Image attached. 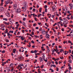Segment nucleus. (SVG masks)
<instances>
[{
  "label": "nucleus",
  "mask_w": 73,
  "mask_h": 73,
  "mask_svg": "<svg viewBox=\"0 0 73 73\" xmlns=\"http://www.w3.org/2000/svg\"><path fill=\"white\" fill-rule=\"evenodd\" d=\"M6 15L7 16V17H11V15H10V13L8 11L6 13Z\"/></svg>",
  "instance_id": "nucleus-1"
},
{
  "label": "nucleus",
  "mask_w": 73,
  "mask_h": 73,
  "mask_svg": "<svg viewBox=\"0 0 73 73\" xmlns=\"http://www.w3.org/2000/svg\"><path fill=\"white\" fill-rule=\"evenodd\" d=\"M17 60L19 61H21V60H22V57L19 56L17 58Z\"/></svg>",
  "instance_id": "nucleus-2"
},
{
  "label": "nucleus",
  "mask_w": 73,
  "mask_h": 73,
  "mask_svg": "<svg viewBox=\"0 0 73 73\" xmlns=\"http://www.w3.org/2000/svg\"><path fill=\"white\" fill-rule=\"evenodd\" d=\"M16 12H18V13H20L21 12V10L20 9H18L17 10H15V11Z\"/></svg>",
  "instance_id": "nucleus-3"
},
{
  "label": "nucleus",
  "mask_w": 73,
  "mask_h": 73,
  "mask_svg": "<svg viewBox=\"0 0 73 73\" xmlns=\"http://www.w3.org/2000/svg\"><path fill=\"white\" fill-rule=\"evenodd\" d=\"M69 6L70 7V9H72L73 8V4H72V3H71L70 4H69Z\"/></svg>",
  "instance_id": "nucleus-4"
},
{
  "label": "nucleus",
  "mask_w": 73,
  "mask_h": 73,
  "mask_svg": "<svg viewBox=\"0 0 73 73\" xmlns=\"http://www.w3.org/2000/svg\"><path fill=\"white\" fill-rule=\"evenodd\" d=\"M45 37L47 38H49L50 37V36H49V35L48 33H46Z\"/></svg>",
  "instance_id": "nucleus-5"
},
{
  "label": "nucleus",
  "mask_w": 73,
  "mask_h": 73,
  "mask_svg": "<svg viewBox=\"0 0 73 73\" xmlns=\"http://www.w3.org/2000/svg\"><path fill=\"white\" fill-rule=\"evenodd\" d=\"M4 11V7H0V12H3Z\"/></svg>",
  "instance_id": "nucleus-6"
},
{
  "label": "nucleus",
  "mask_w": 73,
  "mask_h": 73,
  "mask_svg": "<svg viewBox=\"0 0 73 73\" xmlns=\"http://www.w3.org/2000/svg\"><path fill=\"white\" fill-rule=\"evenodd\" d=\"M64 22H65L66 23V24H67L68 23V20H66V21H63ZM64 22H63V24H65V23Z\"/></svg>",
  "instance_id": "nucleus-7"
},
{
  "label": "nucleus",
  "mask_w": 73,
  "mask_h": 73,
  "mask_svg": "<svg viewBox=\"0 0 73 73\" xmlns=\"http://www.w3.org/2000/svg\"><path fill=\"white\" fill-rule=\"evenodd\" d=\"M13 7L14 9H16L17 8V4H14L13 5Z\"/></svg>",
  "instance_id": "nucleus-8"
},
{
  "label": "nucleus",
  "mask_w": 73,
  "mask_h": 73,
  "mask_svg": "<svg viewBox=\"0 0 73 73\" xmlns=\"http://www.w3.org/2000/svg\"><path fill=\"white\" fill-rule=\"evenodd\" d=\"M56 7L55 6H54L52 7V9L53 11H54L56 10Z\"/></svg>",
  "instance_id": "nucleus-9"
},
{
  "label": "nucleus",
  "mask_w": 73,
  "mask_h": 73,
  "mask_svg": "<svg viewBox=\"0 0 73 73\" xmlns=\"http://www.w3.org/2000/svg\"><path fill=\"white\" fill-rule=\"evenodd\" d=\"M39 61H40V62H42V61H43V59H42V58L41 57H40L39 58Z\"/></svg>",
  "instance_id": "nucleus-10"
},
{
  "label": "nucleus",
  "mask_w": 73,
  "mask_h": 73,
  "mask_svg": "<svg viewBox=\"0 0 73 73\" xmlns=\"http://www.w3.org/2000/svg\"><path fill=\"white\" fill-rule=\"evenodd\" d=\"M16 49L14 48L13 50V53H16Z\"/></svg>",
  "instance_id": "nucleus-11"
},
{
  "label": "nucleus",
  "mask_w": 73,
  "mask_h": 73,
  "mask_svg": "<svg viewBox=\"0 0 73 73\" xmlns=\"http://www.w3.org/2000/svg\"><path fill=\"white\" fill-rule=\"evenodd\" d=\"M50 66L51 67H52V66H53L54 68H56V65L54 64H51L50 65Z\"/></svg>",
  "instance_id": "nucleus-12"
},
{
  "label": "nucleus",
  "mask_w": 73,
  "mask_h": 73,
  "mask_svg": "<svg viewBox=\"0 0 73 73\" xmlns=\"http://www.w3.org/2000/svg\"><path fill=\"white\" fill-rule=\"evenodd\" d=\"M10 2V0H8L6 2V4H8L9 3V2Z\"/></svg>",
  "instance_id": "nucleus-13"
},
{
  "label": "nucleus",
  "mask_w": 73,
  "mask_h": 73,
  "mask_svg": "<svg viewBox=\"0 0 73 73\" xmlns=\"http://www.w3.org/2000/svg\"><path fill=\"white\" fill-rule=\"evenodd\" d=\"M5 31H6L4 32V33H8V32L7 29H6Z\"/></svg>",
  "instance_id": "nucleus-14"
},
{
  "label": "nucleus",
  "mask_w": 73,
  "mask_h": 73,
  "mask_svg": "<svg viewBox=\"0 0 73 73\" xmlns=\"http://www.w3.org/2000/svg\"><path fill=\"white\" fill-rule=\"evenodd\" d=\"M64 11L65 12H67V11H68V9H67V8H66V7L65 8Z\"/></svg>",
  "instance_id": "nucleus-15"
},
{
  "label": "nucleus",
  "mask_w": 73,
  "mask_h": 73,
  "mask_svg": "<svg viewBox=\"0 0 73 73\" xmlns=\"http://www.w3.org/2000/svg\"><path fill=\"white\" fill-rule=\"evenodd\" d=\"M24 7H25V9L27 8V5H24Z\"/></svg>",
  "instance_id": "nucleus-16"
},
{
  "label": "nucleus",
  "mask_w": 73,
  "mask_h": 73,
  "mask_svg": "<svg viewBox=\"0 0 73 73\" xmlns=\"http://www.w3.org/2000/svg\"><path fill=\"white\" fill-rule=\"evenodd\" d=\"M62 22H61V21H60L59 22H58L57 23V24H62Z\"/></svg>",
  "instance_id": "nucleus-17"
},
{
  "label": "nucleus",
  "mask_w": 73,
  "mask_h": 73,
  "mask_svg": "<svg viewBox=\"0 0 73 73\" xmlns=\"http://www.w3.org/2000/svg\"><path fill=\"white\" fill-rule=\"evenodd\" d=\"M68 62L70 63H72V60H68Z\"/></svg>",
  "instance_id": "nucleus-18"
},
{
  "label": "nucleus",
  "mask_w": 73,
  "mask_h": 73,
  "mask_svg": "<svg viewBox=\"0 0 73 73\" xmlns=\"http://www.w3.org/2000/svg\"><path fill=\"white\" fill-rule=\"evenodd\" d=\"M6 42H9V40H8V39H7L6 40Z\"/></svg>",
  "instance_id": "nucleus-19"
},
{
  "label": "nucleus",
  "mask_w": 73,
  "mask_h": 73,
  "mask_svg": "<svg viewBox=\"0 0 73 73\" xmlns=\"http://www.w3.org/2000/svg\"><path fill=\"white\" fill-rule=\"evenodd\" d=\"M42 33V34H43V35H45V34L46 33V31H45L44 32H43Z\"/></svg>",
  "instance_id": "nucleus-20"
},
{
  "label": "nucleus",
  "mask_w": 73,
  "mask_h": 73,
  "mask_svg": "<svg viewBox=\"0 0 73 73\" xmlns=\"http://www.w3.org/2000/svg\"><path fill=\"white\" fill-rule=\"evenodd\" d=\"M13 66V63H11L10 65V66L11 67H12Z\"/></svg>",
  "instance_id": "nucleus-21"
},
{
  "label": "nucleus",
  "mask_w": 73,
  "mask_h": 73,
  "mask_svg": "<svg viewBox=\"0 0 73 73\" xmlns=\"http://www.w3.org/2000/svg\"><path fill=\"white\" fill-rule=\"evenodd\" d=\"M1 28H5V26L4 25H1Z\"/></svg>",
  "instance_id": "nucleus-22"
},
{
  "label": "nucleus",
  "mask_w": 73,
  "mask_h": 73,
  "mask_svg": "<svg viewBox=\"0 0 73 73\" xmlns=\"http://www.w3.org/2000/svg\"><path fill=\"white\" fill-rule=\"evenodd\" d=\"M44 8H46L48 7V6H47L46 5H45L44 6Z\"/></svg>",
  "instance_id": "nucleus-23"
},
{
  "label": "nucleus",
  "mask_w": 73,
  "mask_h": 73,
  "mask_svg": "<svg viewBox=\"0 0 73 73\" xmlns=\"http://www.w3.org/2000/svg\"><path fill=\"white\" fill-rule=\"evenodd\" d=\"M3 20H5V21H7L8 20V19L7 18H3Z\"/></svg>",
  "instance_id": "nucleus-24"
},
{
  "label": "nucleus",
  "mask_w": 73,
  "mask_h": 73,
  "mask_svg": "<svg viewBox=\"0 0 73 73\" xmlns=\"http://www.w3.org/2000/svg\"><path fill=\"white\" fill-rule=\"evenodd\" d=\"M47 52L48 53H49L50 52V50H49V48H48V49L47 50Z\"/></svg>",
  "instance_id": "nucleus-25"
},
{
  "label": "nucleus",
  "mask_w": 73,
  "mask_h": 73,
  "mask_svg": "<svg viewBox=\"0 0 73 73\" xmlns=\"http://www.w3.org/2000/svg\"><path fill=\"white\" fill-rule=\"evenodd\" d=\"M42 58L43 59H45V55H43L42 56Z\"/></svg>",
  "instance_id": "nucleus-26"
},
{
  "label": "nucleus",
  "mask_w": 73,
  "mask_h": 73,
  "mask_svg": "<svg viewBox=\"0 0 73 73\" xmlns=\"http://www.w3.org/2000/svg\"><path fill=\"white\" fill-rule=\"evenodd\" d=\"M68 43H70V44H72V42L70 41V40H68Z\"/></svg>",
  "instance_id": "nucleus-27"
},
{
  "label": "nucleus",
  "mask_w": 73,
  "mask_h": 73,
  "mask_svg": "<svg viewBox=\"0 0 73 73\" xmlns=\"http://www.w3.org/2000/svg\"><path fill=\"white\" fill-rule=\"evenodd\" d=\"M23 24L24 25V26H25V27H26V26L25 25V23L23 22Z\"/></svg>",
  "instance_id": "nucleus-28"
},
{
  "label": "nucleus",
  "mask_w": 73,
  "mask_h": 73,
  "mask_svg": "<svg viewBox=\"0 0 73 73\" xmlns=\"http://www.w3.org/2000/svg\"><path fill=\"white\" fill-rule=\"evenodd\" d=\"M45 25H46V27H49V25H47V23H46L45 24Z\"/></svg>",
  "instance_id": "nucleus-29"
},
{
  "label": "nucleus",
  "mask_w": 73,
  "mask_h": 73,
  "mask_svg": "<svg viewBox=\"0 0 73 73\" xmlns=\"http://www.w3.org/2000/svg\"><path fill=\"white\" fill-rule=\"evenodd\" d=\"M61 19V17H59V20H60L61 21H63V20H62V19Z\"/></svg>",
  "instance_id": "nucleus-30"
},
{
  "label": "nucleus",
  "mask_w": 73,
  "mask_h": 73,
  "mask_svg": "<svg viewBox=\"0 0 73 73\" xmlns=\"http://www.w3.org/2000/svg\"><path fill=\"white\" fill-rule=\"evenodd\" d=\"M42 29V28L40 27V28L39 29V31H41Z\"/></svg>",
  "instance_id": "nucleus-31"
},
{
  "label": "nucleus",
  "mask_w": 73,
  "mask_h": 73,
  "mask_svg": "<svg viewBox=\"0 0 73 73\" xmlns=\"http://www.w3.org/2000/svg\"><path fill=\"white\" fill-rule=\"evenodd\" d=\"M60 3H62V4H63V3H64V2L63 1H62L61 0L60 1Z\"/></svg>",
  "instance_id": "nucleus-32"
},
{
  "label": "nucleus",
  "mask_w": 73,
  "mask_h": 73,
  "mask_svg": "<svg viewBox=\"0 0 73 73\" xmlns=\"http://www.w3.org/2000/svg\"><path fill=\"white\" fill-rule=\"evenodd\" d=\"M41 15H42L41 14H39V15H38V17H40V16H41Z\"/></svg>",
  "instance_id": "nucleus-33"
},
{
  "label": "nucleus",
  "mask_w": 73,
  "mask_h": 73,
  "mask_svg": "<svg viewBox=\"0 0 73 73\" xmlns=\"http://www.w3.org/2000/svg\"><path fill=\"white\" fill-rule=\"evenodd\" d=\"M35 61L34 62V64H35L36 62L37 61V60L35 59Z\"/></svg>",
  "instance_id": "nucleus-34"
},
{
  "label": "nucleus",
  "mask_w": 73,
  "mask_h": 73,
  "mask_svg": "<svg viewBox=\"0 0 73 73\" xmlns=\"http://www.w3.org/2000/svg\"><path fill=\"white\" fill-rule=\"evenodd\" d=\"M33 12H35L36 9H35V8L33 9Z\"/></svg>",
  "instance_id": "nucleus-35"
},
{
  "label": "nucleus",
  "mask_w": 73,
  "mask_h": 73,
  "mask_svg": "<svg viewBox=\"0 0 73 73\" xmlns=\"http://www.w3.org/2000/svg\"><path fill=\"white\" fill-rule=\"evenodd\" d=\"M34 52L35 53H36L37 52V51L36 50H35L34 51Z\"/></svg>",
  "instance_id": "nucleus-36"
},
{
  "label": "nucleus",
  "mask_w": 73,
  "mask_h": 73,
  "mask_svg": "<svg viewBox=\"0 0 73 73\" xmlns=\"http://www.w3.org/2000/svg\"><path fill=\"white\" fill-rule=\"evenodd\" d=\"M7 70H9V71H11V70H10V69H9V68L7 67Z\"/></svg>",
  "instance_id": "nucleus-37"
},
{
  "label": "nucleus",
  "mask_w": 73,
  "mask_h": 73,
  "mask_svg": "<svg viewBox=\"0 0 73 73\" xmlns=\"http://www.w3.org/2000/svg\"><path fill=\"white\" fill-rule=\"evenodd\" d=\"M21 39L23 41V40H24V38L23 37H21Z\"/></svg>",
  "instance_id": "nucleus-38"
},
{
  "label": "nucleus",
  "mask_w": 73,
  "mask_h": 73,
  "mask_svg": "<svg viewBox=\"0 0 73 73\" xmlns=\"http://www.w3.org/2000/svg\"><path fill=\"white\" fill-rule=\"evenodd\" d=\"M68 69H69V70H71V69H72V67H68Z\"/></svg>",
  "instance_id": "nucleus-39"
},
{
  "label": "nucleus",
  "mask_w": 73,
  "mask_h": 73,
  "mask_svg": "<svg viewBox=\"0 0 73 73\" xmlns=\"http://www.w3.org/2000/svg\"><path fill=\"white\" fill-rule=\"evenodd\" d=\"M62 51H63V50H62V49H61L60 50V53H61V52H62Z\"/></svg>",
  "instance_id": "nucleus-40"
},
{
  "label": "nucleus",
  "mask_w": 73,
  "mask_h": 73,
  "mask_svg": "<svg viewBox=\"0 0 73 73\" xmlns=\"http://www.w3.org/2000/svg\"><path fill=\"white\" fill-rule=\"evenodd\" d=\"M3 2H1V4L0 5L1 6H3Z\"/></svg>",
  "instance_id": "nucleus-41"
},
{
  "label": "nucleus",
  "mask_w": 73,
  "mask_h": 73,
  "mask_svg": "<svg viewBox=\"0 0 73 73\" xmlns=\"http://www.w3.org/2000/svg\"><path fill=\"white\" fill-rule=\"evenodd\" d=\"M9 33H13V31H10L9 32Z\"/></svg>",
  "instance_id": "nucleus-42"
},
{
  "label": "nucleus",
  "mask_w": 73,
  "mask_h": 73,
  "mask_svg": "<svg viewBox=\"0 0 73 73\" xmlns=\"http://www.w3.org/2000/svg\"><path fill=\"white\" fill-rule=\"evenodd\" d=\"M21 66L20 65H19L18 66V69H19V68H21Z\"/></svg>",
  "instance_id": "nucleus-43"
},
{
  "label": "nucleus",
  "mask_w": 73,
  "mask_h": 73,
  "mask_svg": "<svg viewBox=\"0 0 73 73\" xmlns=\"http://www.w3.org/2000/svg\"><path fill=\"white\" fill-rule=\"evenodd\" d=\"M70 20H72V19H73V16H71L70 17Z\"/></svg>",
  "instance_id": "nucleus-44"
},
{
  "label": "nucleus",
  "mask_w": 73,
  "mask_h": 73,
  "mask_svg": "<svg viewBox=\"0 0 73 73\" xmlns=\"http://www.w3.org/2000/svg\"><path fill=\"white\" fill-rule=\"evenodd\" d=\"M66 19H68V20H70V17H66Z\"/></svg>",
  "instance_id": "nucleus-45"
},
{
  "label": "nucleus",
  "mask_w": 73,
  "mask_h": 73,
  "mask_svg": "<svg viewBox=\"0 0 73 73\" xmlns=\"http://www.w3.org/2000/svg\"><path fill=\"white\" fill-rule=\"evenodd\" d=\"M20 65L21 66H24V64H20Z\"/></svg>",
  "instance_id": "nucleus-46"
},
{
  "label": "nucleus",
  "mask_w": 73,
  "mask_h": 73,
  "mask_svg": "<svg viewBox=\"0 0 73 73\" xmlns=\"http://www.w3.org/2000/svg\"><path fill=\"white\" fill-rule=\"evenodd\" d=\"M35 56H37V55H40V53H38L37 54H35Z\"/></svg>",
  "instance_id": "nucleus-47"
},
{
  "label": "nucleus",
  "mask_w": 73,
  "mask_h": 73,
  "mask_svg": "<svg viewBox=\"0 0 73 73\" xmlns=\"http://www.w3.org/2000/svg\"><path fill=\"white\" fill-rule=\"evenodd\" d=\"M23 21H25L26 20V19L25 18H24L23 19Z\"/></svg>",
  "instance_id": "nucleus-48"
},
{
  "label": "nucleus",
  "mask_w": 73,
  "mask_h": 73,
  "mask_svg": "<svg viewBox=\"0 0 73 73\" xmlns=\"http://www.w3.org/2000/svg\"><path fill=\"white\" fill-rule=\"evenodd\" d=\"M60 59H61V60H62V59H64V57H60Z\"/></svg>",
  "instance_id": "nucleus-49"
},
{
  "label": "nucleus",
  "mask_w": 73,
  "mask_h": 73,
  "mask_svg": "<svg viewBox=\"0 0 73 73\" xmlns=\"http://www.w3.org/2000/svg\"><path fill=\"white\" fill-rule=\"evenodd\" d=\"M43 60H44V61H45V62H47V60H45V59H43Z\"/></svg>",
  "instance_id": "nucleus-50"
},
{
  "label": "nucleus",
  "mask_w": 73,
  "mask_h": 73,
  "mask_svg": "<svg viewBox=\"0 0 73 73\" xmlns=\"http://www.w3.org/2000/svg\"><path fill=\"white\" fill-rule=\"evenodd\" d=\"M44 67V65H42V66H40L41 68H43V67Z\"/></svg>",
  "instance_id": "nucleus-51"
},
{
  "label": "nucleus",
  "mask_w": 73,
  "mask_h": 73,
  "mask_svg": "<svg viewBox=\"0 0 73 73\" xmlns=\"http://www.w3.org/2000/svg\"><path fill=\"white\" fill-rule=\"evenodd\" d=\"M13 18V15L12 14L11 16V18Z\"/></svg>",
  "instance_id": "nucleus-52"
},
{
  "label": "nucleus",
  "mask_w": 73,
  "mask_h": 73,
  "mask_svg": "<svg viewBox=\"0 0 73 73\" xmlns=\"http://www.w3.org/2000/svg\"><path fill=\"white\" fill-rule=\"evenodd\" d=\"M5 50H3L2 51V53H5Z\"/></svg>",
  "instance_id": "nucleus-53"
},
{
  "label": "nucleus",
  "mask_w": 73,
  "mask_h": 73,
  "mask_svg": "<svg viewBox=\"0 0 73 73\" xmlns=\"http://www.w3.org/2000/svg\"><path fill=\"white\" fill-rule=\"evenodd\" d=\"M35 37L36 38H39V36H37V35H36V36H35Z\"/></svg>",
  "instance_id": "nucleus-54"
},
{
  "label": "nucleus",
  "mask_w": 73,
  "mask_h": 73,
  "mask_svg": "<svg viewBox=\"0 0 73 73\" xmlns=\"http://www.w3.org/2000/svg\"><path fill=\"white\" fill-rule=\"evenodd\" d=\"M31 42L33 44H35V42L33 41V40L31 41Z\"/></svg>",
  "instance_id": "nucleus-55"
},
{
  "label": "nucleus",
  "mask_w": 73,
  "mask_h": 73,
  "mask_svg": "<svg viewBox=\"0 0 73 73\" xmlns=\"http://www.w3.org/2000/svg\"><path fill=\"white\" fill-rule=\"evenodd\" d=\"M10 24H13V23H12V22L10 21Z\"/></svg>",
  "instance_id": "nucleus-56"
},
{
  "label": "nucleus",
  "mask_w": 73,
  "mask_h": 73,
  "mask_svg": "<svg viewBox=\"0 0 73 73\" xmlns=\"http://www.w3.org/2000/svg\"><path fill=\"white\" fill-rule=\"evenodd\" d=\"M45 12H47V9H45Z\"/></svg>",
  "instance_id": "nucleus-57"
},
{
  "label": "nucleus",
  "mask_w": 73,
  "mask_h": 73,
  "mask_svg": "<svg viewBox=\"0 0 73 73\" xmlns=\"http://www.w3.org/2000/svg\"><path fill=\"white\" fill-rule=\"evenodd\" d=\"M27 46L28 47H31V44H29V45H27Z\"/></svg>",
  "instance_id": "nucleus-58"
},
{
  "label": "nucleus",
  "mask_w": 73,
  "mask_h": 73,
  "mask_svg": "<svg viewBox=\"0 0 73 73\" xmlns=\"http://www.w3.org/2000/svg\"><path fill=\"white\" fill-rule=\"evenodd\" d=\"M71 35L70 34H69V35H67V36H70Z\"/></svg>",
  "instance_id": "nucleus-59"
},
{
  "label": "nucleus",
  "mask_w": 73,
  "mask_h": 73,
  "mask_svg": "<svg viewBox=\"0 0 73 73\" xmlns=\"http://www.w3.org/2000/svg\"><path fill=\"white\" fill-rule=\"evenodd\" d=\"M67 42V41H65L63 42V43L64 44H65V43H66Z\"/></svg>",
  "instance_id": "nucleus-60"
},
{
  "label": "nucleus",
  "mask_w": 73,
  "mask_h": 73,
  "mask_svg": "<svg viewBox=\"0 0 73 73\" xmlns=\"http://www.w3.org/2000/svg\"><path fill=\"white\" fill-rule=\"evenodd\" d=\"M73 30H72L71 31V32H70V34H71V33H73Z\"/></svg>",
  "instance_id": "nucleus-61"
},
{
  "label": "nucleus",
  "mask_w": 73,
  "mask_h": 73,
  "mask_svg": "<svg viewBox=\"0 0 73 73\" xmlns=\"http://www.w3.org/2000/svg\"><path fill=\"white\" fill-rule=\"evenodd\" d=\"M32 35H34V32L33 31L32 32Z\"/></svg>",
  "instance_id": "nucleus-62"
},
{
  "label": "nucleus",
  "mask_w": 73,
  "mask_h": 73,
  "mask_svg": "<svg viewBox=\"0 0 73 73\" xmlns=\"http://www.w3.org/2000/svg\"><path fill=\"white\" fill-rule=\"evenodd\" d=\"M69 26L71 27H72V28H73V26L72 25H70Z\"/></svg>",
  "instance_id": "nucleus-63"
},
{
  "label": "nucleus",
  "mask_w": 73,
  "mask_h": 73,
  "mask_svg": "<svg viewBox=\"0 0 73 73\" xmlns=\"http://www.w3.org/2000/svg\"><path fill=\"white\" fill-rule=\"evenodd\" d=\"M56 71H58L59 70H58V67H56Z\"/></svg>",
  "instance_id": "nucleus-64"
}]
</instances>
